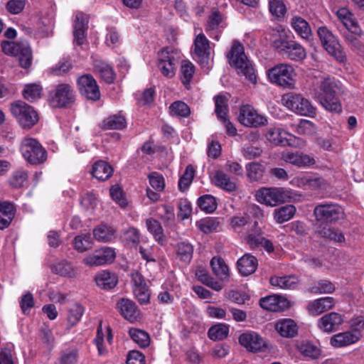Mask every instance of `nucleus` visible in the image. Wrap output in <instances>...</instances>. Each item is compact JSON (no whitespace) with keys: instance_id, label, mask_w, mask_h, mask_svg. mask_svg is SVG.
Listing matches in <instances>:
<instances>
[{"instance_id":"1","label":"nucleus","mask_w":364,"mask_h":364,"mask_svg":"<svg viewBox=\"0 0 364 364\" xmlns=\"http://www.w3.org/2000/svg\"><path fill=\"white\" fill-rule=\"evenodd\" d=\"M345 91L346 89L340 81L327 77L320 84L318 100L325 109L338 113L341 112L342 107L338 95L344 94Z\"/></svg>"},{"instance_id":"2","label":"nucleus","mask_w":364,"mask_h":364,"mask_svg":"<svg viewBox=\"0 0 364 364\" xmlns=\"http://www.w3.org/2000/svg\"><path fill=\"white\" fill-rule=\"evenodd\" d=\"M229 63L234 67L239 75H242L250 82H257V75L250 60L245 54L243 46L237 41L232 43L230 51L227 54Z\"/></svg>"},{"instance_id":"3","label":"nucleus","mask_w":364,"mask_h":364,"mask_svg":"<svg viewBox=\"0 0 364 364\" xmlns=\"http://www.w3.org/2000/svg\"><path fill=\"white\" fill-rule=\"evenodd\" d=\"M316 33L323 48L337 63L345 65L347 63V56L338 37L326 26L318 27Z\"/></svg>"},{"instance_id":"4","label":"nucleus","mask_w":364,"mask_h":364,"mask_svg":"<svg viewBox=\"0 0 364 364\" xmlns=\"http://www.w3.org/2000/svg\"><path fill=\"white\" fill-rule=\"evenodd\" d=\"M10 112L18 124L25 129L35 126L39 115L33 107L22 100H16L10 104Z\"/></svg>"},{"instance_id":"5","label":"nucleus","mask_w":364,"mask_h":364,"mask_svg":"<svg viewBox=\"0 0 364 364\" xmlns=\"http://www.w3.org/2000/svg\"><path fill=\"white\" fill-rule=\"evenodd\" d=\"M296 73L292 65L278 64L268 71L269 81L284 88L293 89L296 83Z\"/></svg>"},{"instance_id":"6","label":"nucleus","mask_w":364,"mask_h":364,"mask_svg":"<svg viewBox=\"0 0 364 364\" xmlns=\"http://www.w3.org/2000/svg\"><path fill=\"white\" fill-rule=\"evenodd\" d=\"M181 58V53L178 49L166 47L158 53L157 67L161 73L167 78H172L176 75V65Z\"/></svg>"},{"instance_id":"7","label":"nucleus","mask_w":364,"mask_h":364,"mask_svg":"<svg viewBox=\"0 0 364 364\" xmlns=\"http://www.w3.org/2000/svg\"><path fill=\"white\" fill-rule=\"evenodd\" d=\"M282 105L295 113L313 117L316 115V108L301 94L288 92L282 96Z\"/></svg>"},{"instance_id":"8","label":"nucleus","mask_w":364,"mask_h":364,"mask_svg":"<svg viewBox=\"0 0 364 364\" xmlns=\"http://www.w3.org/2000/svg\"><path fill=\"white\" fill-rule=\"evenodd\" d=\"M20 150L25 160L31 164H41L47 159V151L36 139H22Z\"/></svg>"},{"instance_id":"9","label":"nucleus","mask_w":364,"mask_h":364,"mask_svg":"<svg viewBox=\"0 0 364 364\" xmlns=\"http://www.w3.org/2000/svg\"><path fill=\"white\" fill-rule=\"evenodd\" d=\"M256 200L269 206H276L288 202L291 198L290 193L281 188H262L255 194Z\"/></svg>"},{"instance_id":"10","label":"nucleus","mask_w":364,"mask_h":364,"mask_svg":"<svg viewBox=\"0 0 364 364\" xmlns=\"http://www.w3.org/2000/svg\"><path fill=\"white\" fill-rule=\"evenodd\" d=\"M239 122L245 127L257 128L267 124V118L259 114L250 105L240 106L238 114Z\"/></svg>"},{"instance_id":"11","label":"nucleus","mask_w":364,"mask_h":364,"mask_svg":"<svg viewBox=\"0 0 364 364\" xmlns=\"http://www.w3.org/2000/svg\"><path fill=\"white\" fill-rule=\"evenodd\" d=\"M49 99L53 107H65L75 101V91L69 84H59L50 92Z\"/></svg>"},{"instance_id":"12","label":"nucleus","mask_w":364,"mask_h":364,"mask_svg":"<svg viewBox=\"0 0 364 364\" xmlns=\"http://www.w3.org/2000/svg\"><path fill=\"white\" fill-rule=\"evenodd\" d=\"M273 45L275 48L283 52L291 60L300 61L306 56L305 48L295 41L279 39L274 41Z\"/></svg>"},{"instance_id":"13","label":"nucleus","mask_w":364,"mask_h":364,"mask_svg":"<svg viewBox=\"0 0 364 364\" xmlns=\"http://www.w3.org/2000/svg\"><path fill=\"white\" fill-rule=\"evenodd\" d=\"M343 214L342 208L334 203L319 204L314 210L316 220L326 223L338 220Z\"/></svg>"},{"instance_id":"14","label":"nucleus","mask_w":364,"mask_h":364,"mask_svg":"<svg viewBox=\"0 0 364 364\" xmlns=\"http://www.w3.org/2000/svg\"><path fill=\"white\" fill-rule=\"evenodd\" d=\"M116 257L113 248L109 247L95 250L83 259V263L88 267H97L112 263Z\"/></svg>"},{"instance_id":"15","label":"nucleus","mask_w":364,"mask_h":364,"mask_svg":"<svg viewBox=\"0 0 364 364\" xmlns=\"http://www.w3.org/2000/svg\"><path fill=\"white\" fill-rule=\"evenodd\" d=\"M266 139L274 146H293L292 139H296L281 125L269 127L264 134Z\"/></svg>"},{"instance_id":"16","label":"nucleus","mask_w":364,"mask_h":364,"mask_svg":"<svg viewBox=\"0 0 364 364\" xmlns=\"http://www.w3.org/2000/svg\"><path fill=\"white\" fill-rule=\"evenodd\" d=\"M77 86L80 94L87 99L92 101L100 99V88L92 75L85 74L80 76L77 79Z\"/></svg>"},{"instance_id":"17","label":"nucleus","mask_w":364,"mask_h":364,"mask_svg":"<svg viewBox=\"0 0 364 364\" xmlns=\"http://www.w3.org/2000/svg\"><path fill=\"white\" fill-rule=\"evenodd\" d=\"M226 26L225 18L221 13L218 10H213L208 16L205 30L211 38L219 41L220 33Z\"/></svg>"},{"instance_id":"18","label":"nucleus","mask_w":364,"mask_h":364,"mask_svg":"<svg viewBox=\"0 0 364 364\" xmlns=\"http://www.w3.org/2000/svg\"><path fill=\"white\" fill-rule=\"evenodd\" d=\"M210 50V43L205 36L203 33L196 36L194 40V53L201 66L206 67L209 65Z\"/></svg>"},{"instance_id":"19","label":"nucleus","mask_w":364,"mask_h":364,"mask_svg":"<svg viewBox=\"0 0 364 364\" xmlns=\"http://www.w3.org/2000/svg\"><path fill=\"white\" fill-rule=\"evenodd\" d=\"M282 159L287 163L291 164L298 168H307L314 166L316 160L313 156L303 152L285 151L282 154Z\"/></svg>"},{"instance_id":"20","label":"nucleus","mask_w":364,"mask_h":364,"mask_svg":"<svg viewBox=\"0 0 364 364\" xmlns=\"http://www.w3.org/2000/svg\"><path fill=\"white\" fill-rule=\"evenodd\" d=\"M324 180L311 173H305L292 178L291 184L301 188H318L323 184Z\"/></svg>"},{"instance_id":"21","label":"nucleus","mask_w":364,"mask_h":364,"mask_svg":"<svg viewBox=\"0 0 364 364\" xmlns=\"http://www.w3.org/2000/svg\"><path fill=\"white\" fill-rule=\"evenodd\" d=\"M239 343L247 350L252 352L261 350L265 346L263 338L255 332H247L241 334Z\"/></svg>"},{"instance_id":"22","label":"nucleus","mask_w":364,"mask_h":364,"mask_svg":"<svg viewBox=\"0 0 364 364\" xmlns=\"http://www.w3.org/2000/svg\"><path fill=\"white\" fill-rule=\"evenodd\" d=\"M117 309L125 319L132 323L136 321L139 316V311L136 304L130 299H119L117 303Z\"/></svg>"},{"instance_id":"23","label":"nucleus","mask_w":364,"mask_h":364,"mask_svg":"<svg viewBox=\"0 0 364 364\" xmlns=\"http://www.w3.org/2000/svg\"><path fill=\"white\" fill-rule=\"evenodd\" d=\"M290 25L296 33L302 39L311 41L313 39V32L309 23L302 17L294 16L290 21Z\"/></svg>"},{"instance_id":"24","label":"nucleus","mask_w":364,"mask_h":364,"mask_svg":"<svg viewBox=\"0 0 364 364\" xmlns=\"http://www.w3.org/2000/svg\"><path fill=\"white\" fill-rule=\"evenodd\" d=\"M87 23V16L82 12L77 11L75 13L73 35L75 41L79 46L82 45L85 39Z\"/></svg>"},{"instance_id":"25","label":"nucleus","mask_w":364,"mask_h":364,"mask_svg":"<svg viewBox=\"0 0 364 364\" xmlns=\"http://www.w3.org/2000/svg\"><path fill=\"white\" fill-rule=\"evenodd\" d=\"M342 323L343 318L341 314L331 312L319 318L318 326L323 331L331 333L338 330Z\"/></svg>"},{"instance_id":"26","label":"nucleus","mask_w":364,"mask_h":364,"mask_svg":"<svg viewBox=\"0 0 364 364\" xmlns=\"http://www.w3.org/2000/svg\"><path fill=\"white\" fill-rule=\"evenodd\" d=\"M338 19L350 32L355 34L360 33V26L354 15L346 7H342L336 11Z\"/></svg>"},{"instance_id":"27","label":"nucleus","mask_w":364,"mask_h":364,"mask_svg":"<svg viewBox=\"0 0 364 364\" xmlns=\"http://www.w3.org/2000/svg\"><path fill=\"white\" fill-rule=\"evenodd\" d=\"M335 299L331 296H326L315 299L309 304L307 309L310 314L318 316L333 308Z\"/></svg>"},{"instance_id":"28","label":"nucleus","mask_w":364,"mask_h":364,"mask_svg":"<svg viewBox=\"0 0 364 364\" xmlns=\"http://www.w3.org/2000/svg\"><path fill=\"white\" fill-rule=\"evenodd\" d=\"M211 181L213 185L227 192H234L237 189V185L234 180L221 170H218L215 172Z\"/></svg>"},{"instance_id":"29","label":"nucleus","mask_w":364,"mask_h":364,"mask_svg":"<svg viewBox=\"0 0 364 364\" xmlns=\"http://www.w3.org/2000/svg\"><path fill=\"white\" fill-rule=\"evenodd\" d=\"M277 333L284 338H294L298 333V326L295 321L291 318H282L274 324Z\"/></svg>"},{"instance_id":"30","label":"nucleus","mask_w":364,"mask_h":364,"mask_svg":"<svg viewBox=\"0 0 364 364\" xmlns=\"http://www.w3.org/2000/svg\"><path fill=\"white\" fill-rule=\"evenodd\" d=\"M116 229L105 223H101L93 229L94 238L100 242H111L116 238Z\"/></svg>"},{"instance_id":"31","label":"nucleus","mask_w":364,"mask_h":364,"mask_svg":"<svg viewBox=\"0 0 364 364\" xmlns=\"http://www.w3.org/2000/svg\"><path fill=\"white\" fill-rule=\"evenodd\" d=\"M97 285L103 289H111L114 288L117 282V275L108 270H102L99 272L95 277Z\"/></svg>"},{"instance_id":"32","label":"nucleus","mask_w":364,"mask_h":364,"mask_svg":"<svg viewBox=\"0 0 364 364\" xmlns=\"http://www.w3.org/2000/svg\"><path fill=\"white\" fill-rule=\"evenodd\" d=\"M237 264L240 274L243 276H248L256 271L258 263L255 256L245 254L237 260Z\"/></svg>"},{"instance_id":"33","label":"nucleus","mask_w":364,"mask_h":364,"mask_svg":"<svg viewBox=\"0 0 364 364\" xmlns=\"http://www.w3.org/2000/svg\"><path fill=\"white\" fill-rule=\"evenodd\" d=\"M360 338V335L358 333H353L350 331L343 333H340L335 335L331 339V344L336 348L349 346L358 341Z\"/></svg>"},{"instance_id":"34","label":"nucleus","mask_w":364,"mask_h":364,"mask_svg":"<svg viewBox=\"0 0 364 364\" xmlns=\"http://www.w3.org/2000/svg\"><path fill=\"white\" fill-rule=\"evenodd\" d=\"M94 70L107 83L111 84L115 78L112 68L102 60H95L93 63Z\"/></svg>"},{"instance_id":"35","label":"nucleus","mask_w":364,"mask_h":364,"mask_svg":"<svg viewBox=\"0 0 364 364\" xmlns=\"http://www.w3.org/2000/svg\"><path fill=\"white\" fill-rule=\"evenodd\" d=\"M16 213L14 205L11 203L0 202V229L9 227L13 220Z\"/></svg>"},{"instance_id":"36","label":"nucleus","mask_w":364,"mask_h":364,"mask_svg":"<svg viewBox=\"0 0 364 364\" xmlns=\"http://www.w3.org/2000/svg\"><path fill=\"white\" fill-rule=\"evenodd\" d=\"M91 173L98 181H105L112 176L113 168L107 162L98 161L93 164Z\"/></svg>"},{"instance_id":"37","label":"nucleus","mask_w":364,"mask_h":364,"mask_svg":"<svg viewBox=\"0 0 364 364\" xmlns=\"http://www.w3.org/2000/svg\"><path fill=\"white\" fill-rule=\"evenodd\" d=\"M285 300L277 295H271L259 299L260 306L269 311L278 312L284 309Z\"/></svg>"},{"instance_id":"38","label":"nucleus","mask_w":364,"mask_h":364,"mask_svg":"<svg viewBox=\"0 0 364 364\" xmlns=\"http://www.w3.org/2000/svg\"><path fill=\"white\" fill-rule=\"evenodd\" d=\"M269 282L271 285L280 289H293L296 287L299 279L294 275L273 276L270 277Z\"/></svg>"},{"instance_id":"39","label":"nucleus","mask_w":364,"mask_h":364,"mask_svg":"<svg viewBox=\"0 0 364 364\" xmlns=\"http://www.w3.org/2000/svg\"><path fill=\"white\" fill-rule=\"evenodd\" d=\"M176 258L181 262L187 264L190 263L193 255V246L188 242L182 241L175 247Z\"/></svg>"},{"instance_id":"40","label":"nucleus","mask_w":364,"mask_h":364,"mask_svg":"<svg viewBox=\"0 0 364 364\" xmlns=\"http://www.w3.org/2000/svg\"><path fill=\"white\" fill-rule=\"evenodd\" d=\"M196 72L195 65L188 60L181 62L179 77L186 88H188Z\"/></svg>"},{"instance_id":"41","label":"nucleus","mask_w":364,"mask_h":364,"mask_svg":"<svg viewBox=\"0 0 364 364\" xmlns=\"http://www.w3.org/2000/svg\"><path fill=\"white\" fill-rule=\"evenodd\" d=\"M363 31L360 28V33L355 34L349 31L342 34L343 40L346 45L353 51L364 52V43L360 39Z\"/></svg>"},{"instance_id":"42","label":"nucleus","mask_w":364,"mask_h":364,"mask_svg":"<svg viewBox=\"0 0 364 364\" xmlns=\"http://www.w3.org/2000/svg\"><path fill=\"white\" fill-rule=\"evenodd\" d=\"M127 125V122L122 115L112 114L105 119L100 127L105 130L107 129H122Z\"/></svg>"},{"instance_id":"43","label":"nucleus","mask_w":364,"mask_h":364,"mask_svg":"<svg viewBox=\"0 0 364 364\" xmlns=\"http://www.w3.org/2000/svg\"><path fill=\"white\" fill-rule=\"evenodd\" d=\"M129 335L131 339L140 348H145L150 344V336L145 331L136 328H130Z\"/></svg>"},{"instance_id":"44","label":"nucleus","mask_w":364,"mask_h":364,"mask_svg":"<svg viewBox=\"0 0 364 364\" xmlns=\"http://www.w3.org/2000/svg\"><path fill=\"white\" fill-rule=\"evenodd\" d=\"M73 245L75 250L78 252H84L91 249L93 242L90 234H80L75 237Z\"/></svg>"},{"instance_id":"45","label":"nucleus","mask_w":364,"mask_h":364,"mask_svg":"<svg viewBox=\"0 0 364 364\" xmlns=\"http://www.w3.org/2000/svg\"><path fill=\"white\" fill-rule=\"evenodd\" d=\"M298 350L305 357L317 359L320 356V349L309 341H302L297 344Z\"/></svg>"},{"instance_id":"46","label":"nucleus","mask_w":364,"mask_h":364,"mask_svg":"<svg viewBox=\"0 0 364 364\" xmlns=\"http://www.w3.org/2000/svg\"><path fill=\"white\" fill-rule=\"evenodd\" d=\"M213 271L220 279H225L229 275V268L225 261L220 257H214L210 261Z\"/></svg>"},{"instance_id":"47","label":"nucleus","mask_w":364,"mask_h":364,"mask_svg":"<svg viewBox=\"0 0 364 364\" xmlns=\"http://www.w3.org/2000/svg\"><path fill=\"white\" fill-rule=\"evenodd\" d=\"M296 213V208L292 205H287L280 208L275 209L274 218L279 223L287 222L291 219Z\"/></svg>"},{"instance_id":"48","label":"nucleus","mask_w":364,"mask_h":364,"mask_svg":"<svg viewBox=\"0 0 364 364\" xmlns=\"http://www.w3.org/2000/svg\"><path fill=\"white\" fill-rule=\"evenodd\" d=\"M169 112L173 117L186 118L191 114V109L186 103L178 100L170 105Z\"/></svg>"},{"instance_id":"49","label":"nucleus","mask_w":364,"mask_h":364,"mask_svg":"<svg viewBox=\"0 0 364 364\" xmlns=\"http://www.w3.org/2000/svg\"><path fill=\"white\" fill-rule=\"evenodd\" d=\"M43 88L38 84H28L26 85L23 91L22 95L26 100L29 102H34L41 97Z\"/></svg>"},{"instance_id":"50","label":"nucleus","mask_w":364,"mask_h":364,"mask_svg":"<svg viewBox=\"0 0 364 364\" xmlns=\"http://www.w3.org/2000/svg\"><path fill=\"white\" fill-rule=\"evenodd\" d=\"M18 58L19 65L23 68H28L32 63V50L30 46L23 44L18 54L15 55Z\"/></svg>"},{"instance_id":"51","label":"nucleus","mask_w":364,"mask_h":364,"mask_svg":"<svg viewBox=\"0 0 364 364\" xmlns=\"http://www.w3.org/2000/svg\"><path fill=\"white\" fill-rule=\"evenodd\" d=\"M229 333V326L225 323H219L210 328L208 335L213 341L223 340Z\"/></svg>"},{"instance_id":"52","label":"nucleus","mask_w":364,"mask_h":364,"mask_svg":"<svg viewBox=\"0 0 364 364\" xmlns=\"http://www.w3.org/2000/svg\"><path fill=\"white\" fill-rule=\"evenodd\" d=\"M197 204L200 210L208 213L214 212L218 205L215 198L211 195L200 196L197 200Z\"/></svg>"},{"instance_id":"53","label":"nucleus","mask_w":364,"mask_h":364,"mask_svg":"<svg viewBox=\"0 0 364 364\" xmlns=\"http://www.w3.org/2000/svg\"><path fill=\"white\" fill-rule=\"evenodd\" d=\"M146 225L149 232L153 235L156 241L159 242L164 241V230L158 220L154 218H148L146 220Z\"/></svg>"},{"instance_id":"54","label":"nucleus","mask_w":364,"mask_h":364,"mask_svg":"<svg viewBox=\"0 0 364 364\" xmlns=\"http://www.w3.org/2000/svg\"><path fill=\"white\" fill-rule=\"evenodd\" d=\"M336 290L335 285L326 279H321L314 284L310 289L314 294H331Z\"/></svg>"},{"instance_id":"55","label":"nucleus","mask_w":364,"mask_h":364,"mask_svg":"<svg viewBox=\"0 0 364 364\" xmlns=\"http://www.w3.org/2000/svg\"><path fill=\"white\" fill-rule=\"evenodd\" d=\"M195 175V169L191 165L186 166L184 173L178 181V188L181 191H186L191 184Z\"/></svg>"},{"instance_id":"56","label":"nucleus","mask_w":364,"mask_h":364,"mask_svg":"<svg viewBox=\"0 0 364 364\" xmlns=\"http://www.w3.org/2000/svg\"><path fill=\"white\" fill-rule=\"evenodd\" d=\"M247 176L251 181L261 179L264 173V167L262 164L252 162L246 166Z\"/></svg>"},{"instance_id":"57","label":"nucleus","mask_w":364,"mask_h":364,"mask_svg":"<svg viewBox=\"0 0 364 364\" xmlns=\"http://www.w3.org/2000/svg\"><path fill=\"white\" fill-rule=\"evenodd\" d=\"M215 100V112L219 119L226 117L228 112V105L227 98L221 95H218L214 97Z\"/></svg>"},{"instance_id":"58","label":"nucleus","mask_w":364,"mask_h":364,"mask_svg":"<svg viewBox=\"0 0 364 364\" xmlns=\"http://www.w3.org/2000/svg\"><path fill=\"white\" fill-rule=\"evenodd\" d=\"M28 180L27 173L22 170L18 169L14 171L9 178V184L14 188H21L24 183Z\"/></svg>"},{"instance_id":"59","label":"nucleus","mask_w":364,"mask_h":364,"mask_svg":"<svg viewBox=\"0 0 364 364\" xmlns=\"http://www.w3.org/2000/svg\"><path fill=\"white\" fill-rule=\"evenodd\" d=\"M219 221L215 218H208L198 223V228L204 233L209 234L216 231L219 226Z\"/></svg>"},{"instance_id":"60","label":"nucleus","mask_w":364,"mask_h":364,"mask_svg":"<svg viewBox=\"0 0 364 364\" xmlns=\"http://www.w3.org/2000/svg\"><path fill=\"white\" fill-rule=\"evenodd\" d=\"M319 235L323 237L336 242H343L345 241L343 234L334 228H323L319 231Z\"/></svg>"},{"instance_id":"61","label":"nucleus","mask_w":364,"mask_h":364,"mask_svg":"<svg viewBox=\"0 0 364 364\" xmlns=\"http://www.w3.org/2000/svg\"><path fill=\"white\" fill-rule=\"evenodd\" d=\"M78 360V352L76 349H67L60 353L59 364H76Z\"/></svg>"},{"instance_id":"62","label":"nucleus","mask_w":364,"mask_h":364,"mask_svg":"<svg viewBox=\"0 0 364 364\" xmlns=\"http://www.w3.org/2000/svg\"><path fill=\"white\" fill-rule=\"evenodd\" d=\"M84 312L83 307L79 304H73L68 310V321L71 326H75L80 320Z\"/></svg>"},{"instance_id":"63","label":"nucleus","mask_w":364,"mask_h":364,"mask_svg":"<svg viewBox=\"0 0 364 364\" xmlns=\"http://www.w3.org/2000/svg\"><path fill=\"white\" fill-rule=\"evenodd\" d=\"M269 11L277 18H283L286 14V6L282 0H270Z\"/></svg>"},{"instance_id":"64","label":"nucleus","mask_w":364,"mask_h":364,"mask_svg":"<svg viewBox=\"0 0 364 364\" xmlns=\"http://www.w3.org/2000/svg\"><path fill=\"white\" fill-rule=\"evenodd\" d=\"M150 186L156 191L162 192L165 188V181L163 176L158 172H152L148 176Z\"/></svg>"}]
</instances>
